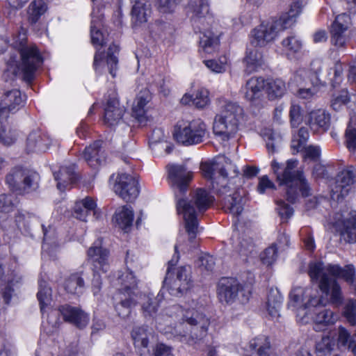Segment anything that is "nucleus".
<instances>
[{
    "label": "nucleus",
    "mask_w": 356,
    "mask_h": 356,
    "mask_svg": "<svg viewBox=\"0 0 356 356\" xmlns=\"http://www.w3.org/2000/svg\"><path fill=\"white\" fill-rule=\"evenodd\" d=\"M308 274L312 282H318V288L329 298L318 295L316 288H294L289 294V304L293 307L304 309L317 306H325L327 302L338 307L343 302V295L336 278H342L348 283H353L355 277V268L352 265L343 268L338 265L328 264L321 261L311 262Z\"/></svg>",
    "instance_id": "nucleus-1"
},
{
    "label": "nucleus",
    "mask_w": 356,
    "mask_h": 356,
    "mask_svg": "<svg viewBox=\"0 0 356 356\" xmlns=\"http://www.w3.org/2000/svg\"><path fill=\"white\" fill-rule=\"evenodd\" d=\"M161 300L159 294L155 297L149 293L144 294L140 301L143 316L146 318H155L158 330L164 334L185 335L188 332L184 327L186 323L193 338L202 339L207 336L210 321L204 314L194 309H184L179 305H172L156 316Z\"/></svg>",
    "instance_id": "nucleus-2"
},
{
    "label": "nucleus",
    "mask_w": 356,
    "mask_h": 356,
    "mask_svg": "<svg viewBox=\"0 0 356 356\" xmlns=\"http://www.w3.org/2000/svg\"><path fill=\"white\" fill-rule=\"evenodd\" d=\"M204 178L211 181L212 188L220 195H226L223 202L225 212L234 216H239L243 211L245 200L244 192L239 188L232 191L228 177L232 179L237 176L236 167L225 157H218L211 162L202 163L200 166Z\"/></svg>",
    "instance_id": "nucleus-3"
},
{
    "label": "nucleus",
    "mask_w": 356,
    "mask_h": 356,
    "mask_svg": "<svg viewBox=\"0 0 356 356\" xmlns=\"http://www.w3.org/2000/svg\"><path fill=\"white\" fill-rule=\"evenodd\" d=\"M298 161L289 159L285 164L273 161L271 168L280 186H285L286 199L294 203L300 194L307 197L310 195L309 186L302 172L297 170Z\"/></svg>",
    "instance_id": "nucleus-4"
},
{
    "label": "nucleus",
    "mask_w": 356,
    "mask_h": 356,
    "mask_svg": "<svg viewBox=\"0 0 356 356\" xmlns=\"http://www.w3.org/2000/svg\"><path fill=\"white\" fill-rule=\"evenodd\" d=\"M214 198L202 188L197 189L191 200L179 199L177 209L179 214L183 215L184 227L188 236V241L191 246L195 245V239L200 232L197 211L202 212L208 209L213 203Z\"/></svg>",
    "instance_id": "nucleus-5"
},
{
    "label": "nucleus",
    "mask_w": 356,
    "mask_h": 356,
    "mask_svg": "<svg viewBox=\"0 0 356 356\" xmlns=\"http://www.w3.org/2000/svg\"><path fill=\"white\" fill-rule=\"evenodd\" d=\"M26 30L21 28L18 35L15 38L14 45L18 47L21 55L18 71L22 73L23 79L29 83L34 79L36 70L42 63V58L35 45L26 44Z\"/></svg>",
    "instance_id": "nucleus-6"
},
{
    "label": "nucleus",
    "mask_w": 356,
    "mask_h": 356,
    "mask_svg": "<svg viewBox=\"0 0 356 356\" xmlns=\"http://www.w3.org/2000/svg\"><path fill=\"white\" fill-rule=\"evenodd\" d=\"M206 124L200 118L179 121L175 127V139L184 145L201 143L207 135Z\"/></svg>",
    "instance_id": "nucleus-7"
},
{
    "label": "nucleus",
    "mask_w": 356,
    "mask_h": 356,
    "mask_svg": "<svg viewBox=\"0 0 356 356\" xmlns=\"http://www.w3.org/2000/svg\"><path fill=\"white\" fill-rule=\"evenodd\" d=\"M39 175L29 169L15 167L6 177V183L10 191L19 195L29 193L39 186Z\"/></svg>",
    "instance_id": "nucleus-8"
},
{
    "label": "nucleus",
    "mask_w": 356,
    "mask_h": 356,
    "mask_svg": "<svg viewBox=\"0 0 356 356\" xmlns=\"http://www.w3.org/2000/svg\"><path fill=\"white\" fill-rule=\"evenodd\" d=\"M288 22L272 19L262 22L251 31V44L254 47H265L273 42L278 33L285 29Z\"/></svg>",
    "instance_id": "nucleus-9"
},
{
    "label": "nucleus",
    "mask_w": 356,
    "mask_h": 356,
    "mask_svg": "<svg viewBox=\"0 0 356 356\" xmlns=\"http://www.w3.org/2000/svg\"><path fill=\"white\" fill-rule=\"evenodd\" d=\"M351 19L349 15L343 13L336 17L330 30V42L337 49L346 48L350 40L349 29Z\"/></svg>",
    "instance_id": "nucleus-10"
},
{
    "label": "nucleus",
    "mask_w": 356,
    "mask_h": 356,
    "mask_svg": "<svg viewBox=\"0 0 356 356\" xmlns=\"http://www.w3.org/2000/svg\"><path fill=\"white\" fill-rule=\"evenodd\" d=\"M190 267L181 266L177 269L176 277L170 279V268H168L167 275L164 280V285L169 286L168 290L172 296H178L187 292L193 286Z\"/></svg>",
    "instance_id": "nucleus-11"
},
{
    "label": "nucleus",
    "mask_w": 356,
    "mask_h": 356,
    "mask_svg": "<svg viewBox=\"0 0 356 356\" xmlns=\"http://www.w3.org/2000/svg\"><path fill=\"white\" fill-rule=\"evenodd\" d=\"M309 137V134L307 129L301 127L297 133L293 134L291 148L293 154L303 152V158L305 160L309 159L311 161H317L321 155V149L318 146L314 145L305 147Z\"/></svg>",
    "instance_id": "nucleus-12"
},
{
    "label": "nucleus",
    "mask_w": 356,
    "mask_h": 356,
    "mask_svg": "<svg viewBox=\"0 0 356 356\" xmlns=\"http://www.w3.org/2000/svg\"><path fill=\"white\" fill-rule=\"evenodd\" d=\"M356 181V172L353 167H348L338 173L331 189V197L339 201L348 195Z\"/></svg>",
    "instance_id": "nucleus-13"
},
{
    "label": "nucleus",
    "mask_w": 356,
    "mask_h": 356,
    "mask_svg": "<svg viewBox=\"0 0 356 356\" xmlns=\"http://www.w3.org/2000/svg\"><path fill=\"white\" fill-rule=\"evenodd\" d=\"M138 185V181L134 177L127 173H120L116 179L113 189L124 201L132 202L139 194Z\"/></svg>",
    "instance_id": "nucleus-14"
},
{
    "label": "nucleus",
    "mask_w": 356,
    "mask_h": 356,
    "mask_svg": "<svg viewBox=\"0 0 356 356\" xmlns=\"http://www.w3.org/2000/svg\"><path fill=\"white\" fill-rule=\"evenodd\" d=\"M168 177L172 184L179 194L184 193L188 188L189 183L193 179V172L188 170L184 165L169 164L166 167Z\"/></svg>",
    "instance_id": "nucleus-15"
},
{
    "label": "nucleus",
    "mask_w": 356,
    "mask_h": 356,
    "mask_svg": "<svg viewBox=\"0 0 356 356\" xmlns=\"http://www.w3.org/2000/svg\"><path fill=\"white\" fill-rule=\"evenodd\" d=\"M25 100V95H22L17 89L6 91L0 103V122L6 120L10 113H15L19 110L24 106Z\"/></svg>",
    "instance_id": "nucleus-16"
},
{
    "label": "nucleus",
    "mask_w": 356,
    "mask_h": 356,
    "mask_svg": "<svg viewBox=\"0 0 356 356\" xmlns=\"http://www.w3.org/2000/svg\"><path fill=\"white\" fill-rule=\"evenodd\" d=\"M307 74L304 70L298 72L293 76V81L299 87L297 96L299 98L309 100L318 92L319 79L316 74L314 75V79H309Z\"/></svg>",
    "instance_id": "nucleus-17"
},
{
    "label": "nucleus",
    "mask_w": 356,
    "mask_h": 356,
    "mask_svg": "<svg viewBox=\"0 0 356 356\" xmlns=\"http://www.w3.org/2000/svg\"><path fill=\"white\" fill-rule=\"evenodd\" d=\"M242 289L243 286L237 280L222 278L218 285V298L221 302L232 303Z\"/></svg>",
    "instance_id": "nucleus-18"
},
{
    "label": "nucleus",
    "mask_w": 356,
    "mask_h": 356,
    "mask_svg": "<svg viewBox=\"0 0 356 356\" xmlns=\"http://www.w3.org/2000/svg\"><path fill=\"white\" fill-rule=\"evenodd\" d=\"M88 259L93 266L94 271L106 273L109 269V252L101 245V241L95 242L88 250Z\"/></svg>",
    "instance_id": "nucleus-19"
},
{
    "label": "nucleus",
    "mask_w": 356,
    "mask_h": 356,
    "mask_svg": "<svg viewBox=\"0 0 356 356\" xmlns=\"http://www.w3.org/2000/svg\"><path fill=\"white\" fill-rule=\"evenodd\" d=\"M119 51L118 46L112 44L109 46L106 54V58L104 60L102 52L99 51V49H97V51L94 56L93 66L96 71H100L102 67L106 64L109 73L113 77L115 76V72L118 69V59L117 54Z\"/></svg>",
    "instance_id": "nucleus-20"
},
{
    "label": "nucleus",
    "mask_w": 356,
    "mask_h": 356,
    "mask_svg": "<svg viewBox=\"0 0 356 356\" xmlns=\"http://www.w3.org/2000/svg\"><path fill=\"white\" fill-rule=\"evenodd\" d=\"M124 112V106H120L118 99L113 92L105 105L104 122L109 127H113L122 120Z\"/></svg>",
    "instance_id": "nucleus-21"
},
{
    "label": "nucleus",
    "mask_w": 356,
    "mask_h": 356,
    "mask_svg": "<svg viewBox=\"0 0 356 356\" xmlns=\"http://www.w3.org/2000/svg\"><path fill=\"white\" fill-rule=\"evenodd\" d=\"M266 81L261 77H252L245 86V98L254 105H259L264 98Z\"/></svg>",
    "instance_id": "nucleus-22"
},
{
    "label": "nucleus",
    "mask_w": 356,
    "mask_h": 356,
    "mask_svg": "<svg viewBox=\"0 0 356 356\" xmlns=\"http://www.w3.org/2000/svg\"><path fill=\"white\" fill-rule=\"evenodd\" d=\"M59 311L65 321L73 324L79 328H83L88 323V316L78 307L63 305L60 307Z\"/></svg>",
    "instance_id": "nucleus-23"
},
{
    "label": "nucleus",
    "mask_w": 356,
    "mask_h": 356,
    "mask_svg": "<svg viewBox=\"0 0 356 356\" xmlns=\"http://www.w3.org/2000/svg\"><path fill=\"white\" fill-rule=\"evenodd\" d=\"M238 124L236 122L232 121L229 122V120H225L224 118L219 115H216L213 130L216 136L220 138L221 140L226 141L233 137L237 132Z\"/></svg>",
    "instance_id": "nucleus-24"
},
{
    "label": "nucleus",
    "mask_w": 356,
    "mask_h": 356,
    "mask_svg": "<svg viewBox=\"0 0 356 356\" xmlns=\"http://www.w3.org/2000/svg\"><path fill=\"white\" fill-rule=\"evenodd\" d=\"M52 144V139L40 130H34L29 133L26 140L27 152L44 151Z\"/></svg>",
    "instance_id": "nucleus-25"
},
{
    "label": "nucleus",
    "mask_w": 356,
    "mask_h": 356,
    "mask_svg": "<svg viewBox=\"0 0 356 356\" xmlns=\"http://www.w3.org/2000/svg\"><path fill=\"white\" fill-rule=\"evenodd\" d=\"M318 306L314 307V330L319 332L325 329L327 326L334 325L339 319L337 314L330 309L323 308L319 309Z\"/></svg>",
    "instance_id": "nucleus-26"
},
{
    "label": "nucleus",
    "mask_w": 356,
    "mask_h": 356,
    "mask_svg": "<svg viewBox=\"0 0 356 356\" xmlns=\"http://www.w3.org/2000/svg\"><path fill=\"white\" fill-rule=\"evenodd\" d=\"M91 212H93L96 218H99L100 211L97 210L96 202L92 197H86L75 203L73 215L76 219L86 221Z\"/></svg>",
    "instance_id": "nucleus-27"
},
{
    "label": "nucleus",
    "mask_w": 356,
    "mask_h": 356,
    "mask_svg": "<svg viewBox=\"0 0 356 356\" xmlns=\"http://www.w3.org/2000/svg\"><path fill=\"white\" fill-rule=\"evenodd\" d=\"M330 115L324 110L317 109L311 111L305 117V122L314 131H326L330 126Z\"/></svg>",
    "instance_id": "nucleus-28"
},
{
    "label": "nucleus",
    "mask_w": 356,
    "mask_h": 356,
    "mask_svg": "<svg viewBox=\"0 0 356 356\" xmlns=\"http://www.w3.org/2000/svg\"><path fill=\"white\" fill-rule=\"evenodd\" d=\"M151 98L149 91L145 90L140 91L134 100L132 107V116L140 123L147 121V105L151 100Z\"/></svg>",
    "instance_id": "nucleus-29"
},
{
    "label": "nucleus",
    "mask_w": 356,
    "mask_h": 356,
    "mask_svg": "<svg viewBox=\"0 0 356 356\" xmlns=\"http://www.w3.org/2000/svg\"><path fill=\"white\" fill-rule=\"evenodd\" d=\"M137 296L129 295L127 293H118L115 298V309L118 315L125 318L129 316L132 309L136 305Z\"/></svg>",
    "instance_id": "nucleus-30"
},
{
    "label": "nucleus",
    "mask_w": 356,
    "mask_h": 356,
    "mask_svg": "<svg viewBox=\"0 0 356 356\" xmlns=\"http://www.w3.org/2000/svg\"><path fill=\"white\" fill-rule=\"evenodd\" d=\"M91 42L96 48L98 47H102L106 43L104 35L100 31V27L102 25L104 15L99 8L97 10L94 8L91 13Z\"/></svg>",
    "instance_id": "nucleus-31"
},
{
    "label": "nucleus",
    "mask_w": 356,
    "mask_h": 356,
    "mask_svg": "<svg viewBox=\"0 0 356 356\" xmlns=\"http://www.w3.org/2000/svg\"><path fill=\"white\" fill-rule=\"evenodd\" d=\"M102 143L101 141H95L85 148L83 156L91 168H96L105 161L104 152L101 147Z\"/></svg>",
    "instance_id": "nucleus-32"
},
{
    "label": "nucleus",
    "mask_w": 356,
    "mask_h": 356,
    "mask_svg": "<svg viewBox=\"0 0 356 356\" xmlns=\"http://www.w3.org/2000/svg\"><path fill=\"white\" fill-rule=\"evenodd\" d=\"M150 5L145 0L135 2L131 10V22L134 27L140 26L146 23L151 15Z\"/></svg>",
    "instance_id": "nucleus-33"
},
{
    "label": "nucleus",
    "mask_w": 356,
    "mask_h": 356,
    "mask_svg": "<svg viewBox=\"0 0 356 356\" xmlns=\"http://www.w3.org/2000/svg\"><path fill=\"white\" fill-rule=\"evenodd\" d=\"M54 177L57 181L58 189L60 191H65L76 179L74 165L62 166L58 172L54 173Z\"/></svg>",
    "instance_id": "nucleus-34"
},
{
    "label": "nucleus",
    "mask_w": 356,
    "mask_h": 356,
    "mask_svg": "<svg viewBox=\"0 0 356 356\" xmlns=\"http://www.w3.org/2000/svg\"><path fill=\"white\" fill-rule=\"evenodd\" d=\"M118 281L121 284L118 293H127L134 296H138V280L129 268L118 277Z\"/></svg>",
    "instance_id": "nucleus-35"
},
{
    "label": "nucleus",
    "mask_w": 356,
    "mask_h": 356,
    "mask_svg": "<svg viewBox=\"0 0 356 356\" xmlns=\"http://www.w3.org/2000/svg\"><path fill=\"white\" fill-rule=\"evenodd\" d=\"M131 337L134 340L135 348L140 356H149L150 352L148 348V336L144 327H138L133 330Z\"/></svg>",
    "instance_id": "nucleus-36"
},
{
    "label": "nucleus",
    "mask_w": 356,
    "mask_h": 356,
    "mask_svg": "<svg viewBox=\"0 0 356 356\" xmlns=\"http://www.w3.org/2000/svg\"><path fill=\"white\" fill-rule=\"evenodd\" d=\"M115 221L118 227L127 232L134 221V210L131 207L123 206L115 212Z\"/></svg>",
    "instance_id": "nucleus-37"
},
{
    "label": "nucleus",
    "mask_w": 356,
    "mask_h": 356,
    "mask_svg": "<svg viewBox=\"0 0 356 356\" xmlns=\"http://www.w3.org/2000/svg\"><path fill=\"white\" fill-rule=\"evenodd\" d=\"M219 36L210 30L203 32L200 37V47L206 54H212L219 46Z\"/></svg>",
    "instance_id": "nucleus-38"
},
{
    "label": "nucleus",
    "mask_w": 356,
    "mask_h": 356,
    "mask_svg": "<svg viewBox=\"0 0 356 356\" xmlns=\"http://www.w3.org/2000/svg\"><path fill=\"white\" fill-rule=\"evenodd\" d=\"M243 110L237 103L227 102L222 106L220 113L217 115L222 117L225 120H229V122L234 121L239 124V121L243 118Z\"/></svg>",
    "instance_id": "nucleus-39"
},
{
    "label": "nucleus",
    "mask_w": 356,
    "mask_h": 356,
    "mask_svg": "<svg viewBox=\"0 0 356 356\" xmlns=\"http://www.w3.org/2000/svg\"><path fill=\"white\" fill-rule=\"evenodd\" d=\"M250 348L252 350L250 356H269L270 348L268 338L260 335L250 341Z\"/></svg>",
    "instance_id": "nucleus-40"
},
{
    "label": "nucleus",
    "mask_w": 356,
    "mask_h": 356,
    "mask_svg": "<svg viewBox=\"0 0 356 356\" xmlns=\"http://www.w3.org/2000/svg\"><path fill=\"white\" fill-rule=\"evenodd\" d=\"M47 10V6L43 0H33L27 8V20L31 24H36L41 16Z\"/></svg>",
    "instance_id": "nucleus-41"
},
{
    "label": "nucleus",
    "mask_w": 356,
    "mask_h": 356,
    "mask_svg": "<svg viewBox=\"0 0 356 356\" xmlns=\"http://www.w3.org/2000/svg\"><path fill=\"white\" fill-rule=\"evenodd\" d=\"M335 331H330L316 344V352L319 356L330 354L336 346Z\"/></svg>",
    "instance_id": "nucleus-42"
},
{
    "label": "nucleus",
    "mask_w": 356,
    "mask_h": 356,
    "mask_svg": "<svg viewBox=\"0 0 356 356\" xmlns=\"http://www.w3.org/2000/svg\"><path fill=\"white\" fill-rule=\"evenodd\" d=\"M266 92L270 99L282 97L286 91L285 82L280 79H270L266 81Z\"/></svg>",
    "instance_id": "nucleus-43"
},
{
    "label": "nucleus",
    "mask_w": 356,
    "mask_h": 356,
    "mask_svg": "<svg viewBox=\"0 0 356 356\" xmlns=\"http://www.w3.org/2000/svg\"><path fill=\"white\" fill-rule=\"evenodd\" d=\"M283 297L277 289H270L267 297V310L272 318H277Z\"/></svg>",
    "instance_id": "nucleus-44"
},
{
    "label": "nucleus",
    "mask_w": 356,
    "mask_h": 356,
    "mask_svg": "<svg viewBox=\"0 0 356 356\" xmlns=\"http://www.w3.org/2000/svg\"><path fill=\"white\" fill-rule=\"evenodd\" d=\"M335 332L338 337L336 344L339 347L350 349L354 355H356V334L351 337L348 331L342 326H339L337 332Z\"/></svg>",
    "instance_id": "nucleus-45"
},
{
    "label": "nucleus",
    "mask_w": 356,
    "mask_h": 356,
    "mask_svg": "<svg viewBox=\"0 0 356 356\" xmlns=\"http://www.w3.org/2000/svg\"><path fill=\"white\" fill-rule=\"evenodd\" d=\"M341 236L346 242L356 243V215H353L343 221Z\"/></svg>",
    "instance_id": "nucleus-46"
},
{
    "label": "nucleus",
    "mask_w": 356,
    "mask_h": 356,
    "mask_svg": "<svg viewBox=\"0 0 356 356\" xmlns=\"http://www.w3.org/2000/svg\"><path fill=\"white\" fill-rule=\"evenodd\" d=\"M244 63L246 65V70L251 73L261 67L264 61L260 51L257 49H250L247 51Z\"/></svg>",
    "instance_id": "nucleus-47"
},
{
    "label": "nucleus",
    "mask_w": 356,
    "mask_h": 356,
    "mask_svg": "<svg viewBox=\"0 0 356 356\" xmlns=\"http://www.w3.org/2000/svg\"><path fill=\"white\" fill-rule=\"evenodd\" d=\"M37 297L40 303V310L44 314V309L51 302V289L44 280L39 282V291Z\"/></svg>",
    "instance_id": "nucleus-48"
},
{
    "label": "nucleus",
    "mask_w": 356,
    "mask_h": 356,
    "mask_svg": "<svg viewBox=\"0 0 356 356\" xmlns=\"http://www.w3.org/2000/svg\"><path fill=\"white\" fill-rule=\"evenodd\" d=\"M303 2L301 0H294L291 4L290 9L286 14L283 15L279 19L281 22H288L286 28L291 27L296 22V17L302 12Z\"/></svg>",
    "instance_id": "nucleus-49"
},
{
    "label": "nucleus",
    "mask_w": 356,
    "mask_h": 356,
    "mask_svg": "<svg viewBox=\"0 0 356 356\" xmlns=\"http://www.w3.org/2000/svg\"><path fill=\"white\" fill-rule=\"evenodd\" d=\"M83 286V280L79 274L71 275L65 282V289L72 294L82 293Z\"/></svg>",
    "instance_id": "nucleus-50"
},
{
    "label": "nucleus",
    "mask_w": 356,
    "mask_h": 356,
    "mask_svg": "<svg viewBox=\"0 0 356 356\" xmlns=\"http://www.w3.org/2000/svg\"><path fill=\"white\" fill-rule=\"evenodd\" d=\"M264 139L266 142V147L269 152H274L276 148L279 147L282 138L278 134L275 133L271 129H265L262 132Z\"/></svg>",
    "instance_id": "nucleus-51"
},
{
    "label": "nucleus",
    "mask_w": 356,
    "mask_h": 356,
    "mask_svg": "<svg viewBox=\"0 0 356 356\" xmlns=\"http://www.w3.org/2000/svg\"><path fill=\"white\" fill-rule=\"evenodd\" d=\"M203 63L211 72L224 73L227 70L228 60L225 56H222L218 59L205 60Z\"/></svg>",
    "instance_id": "nucleus-52"
},
{
    "label": "nucleus",
    "mask_w": 356,
    "mask_h": 356,
    "mask_svg": "<svg viewBox=\"0 0 356 356\" xmlns=\"http://www.w3.org/2000/svg\"><path fill=\"white\" fill-rule=\"evenodd\" d=\"M282 44L289 56L298 52L302 48V42L293 35L283 40Z\"/></svg>",
    "instance_id": "nucleus-53"
},
{
    "label": "nucleus",
    "mask_w": 356,
    "mask_h": 356,
    "mask_svg": "<svg viewBox=\"0 0 356 356\" xmlns=\"http://www.w3.org/2000/svg\"><path fill=\"white\" fill-rule=\"evenodd\" d=\"M237 249L239 254L245 257L252 254L255 249L252 238L246 236L239 237Z\"/></svg>",
    "instance_id": "nucleus-54"
},
{
    "label": "nucleus",
    "mask_w": 356,
    "mask_h": 356,
    "mask_svg": "<svg viewBox=\"0 0 356 356\" xmlns=\"http://www.w3.org/2000/svg\"><path fill=\"white\" fill-rule=\"evenodd\" d=\"M18 138L17 131L0 126V140L5 145H11Z\"/></svg>",
    "instance_id": "nucleus-55"
},
{
    "label": "nucleus",
    "mask_w": 356,
    "mask_h": 356,
    "mask_svg": "<svg viewBox=\"0 0 356 356\" xmlns=\"http://www.w3.org/2000/svg\"><path fill=\"white\" fill-rule=\"evenodd\" d=\"M195 7L193 2L191 1L188 4V9L193 13L192 17H202L209 13V6L203 0H195Z\"/></svg>",
    "instance_id": "nucleus-56"
},
{
    "label": "nucleus",
    "mask_w": 356,
    "mask_h": 356,
    "mask_svg": "<svg viewBox=\"0 0 356 356\" xmlns=\"http://www.w3.org/2000/svg\"><path fill=\"white\" fill-rule=\"evenodd\" d=\"M343 315L351 325L356 324V300L347 301L343 308Z\"/></svg>",
    "instance_id": "nucleus-57"
},
{
    "label": "nucleus",
    "mask_w": 356,
    "mask_h": 356,
    "mask_svg": "<svg viewBox=\"0 0 356 356\" xmlns=\"http://www.w3.org/2000/svg\"><path fill=\"white\" fill-rule=\"evenodd\" d=\"M14 197L10 194H0V213H10L15 208Z\"/></svg>",
    "instance_id": "nucleus-58"
},
{
    "label": "nucleus",
    "mask_w": 356,
    "mask_h": 356,
    "mask_svg": "<svg viewBox=\"0 0 356 356\" xmlns=\"http://www.w3.org/2000/svg\"><path fill=\"white\" fill-rule=\"evenodd\" d=\"M209 103V92L206 89H200L193 95V104L197 108H202Z\"/></svg>",
    "instance_id": "nucleus-59"
},
{
    "label": "nucleus",
    "mask_w": 356,
    "mask_h": 356,
    "mask_svg": "<svg viewBox=\"0 0 356 356\" xmlns=\"http://www.w3.org/2000/svg\"><path fill=\"white\" fill-rule=\"evenodd\" d=\"M262 263L270 266L273 264L277 259V248L273 245L267 248L260 255Z\"/></svg>",
    "instance_id": "nucleus-60"
},
{
    "label": "nucleus",
    "mask_w": 356,
    "mask_h": 356,
    "mask_svg": "<svg viewBox=\"0 0 356 356\" xmlns=\"http://www.w3.org/2000/svg\"><path fill=\"white\" fill-rule=\"evenodd\" d=\"M289 116L293 127H298L302 121L301 108L300 106L292 104L290 108Z\"/></svg>",
    "instance_id": "nucleus-61"
},
{
    "label": "nucleus",
    "mask_w": 356,
    "mask_h": 356,
    "mask_svg": "<svg viewBox=\"0 0 356 356\" xmlns=\"http://www.w3.org/2000/svg\"><path fill=\"white\" fill-rule=\"evenodd\" d=\"M277 210L282 220H287L293 216V209L283 200H278L277 202Z\"/></svg>",
    "instance_id": "nucleus-62"
},
{
    "label": "nucleus",
    "mask_w": 356,
    "mask_h": 356,
    "mask_svg": "<svg viewBox=\"0 0 356 356\" xmlns=\"http://www.w3.org/2000/svg\"><path fill=\"white\" fill-rule=\"evenodd\" d=\"M349 102L348 93L346 90H341L340 94L335 96L332 100V106L334 110H339L341 105H345Z\"/></svg>",
    "instance_id": "nucleus-63"
},
{
    "label": "nucleus",
    "mask_w": 356,
    "mask_h": 356,
    "mask_svg": "<svg viewBox=\"0 0 356 356\" xmlns=\"http://www.w3.org/2000/svg\"><path fill=\"white\" fill-rule=\"evenodd\" d=\"M346 144L349 149H356V129L348 127L346 131Z\"/></svg>",
    "instance_id": "nucleus-64"
}]
</instances>
